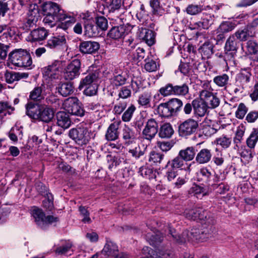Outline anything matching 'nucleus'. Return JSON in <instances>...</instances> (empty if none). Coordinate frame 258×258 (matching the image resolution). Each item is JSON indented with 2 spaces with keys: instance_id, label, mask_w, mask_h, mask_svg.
Masks as SVG:
<instances>
[{
  "instance_id": "38",
  "label": "nucleus",
  "mask_w": 258,
  "mask_h": 258,
  "mask_svg": "<svg viewBox=\"0 0 258 258\" xmlns=\"http://www.w3.org/2000/svg\"><path fill=\"white\" fill-rule=\"evenodd\" d=\"M6 80L8 83H12L14 81H19L22 79H26L28 77V74L26 73H20L11 72L8 73L6 75Z\"/></svg>"
},
{
  "instance_id": "3",
  "label": "nucleus",
  "mask_w": 258,
  "mask_h": 258,
  "mask_svg": "<svg viewBox=\"0 0 258 258\" xmlns=\"http://www.w3.org/2000/svg\"><path fill=\"white\" fill-rule=\"evenodd\" d=\"M25 108L26 114L30 118L39 121L49 123L54 117L53 109L47 105L30 101L26 104Z\"/></svg>"
},
{
  "instance_id": "26",
  "label": "nucleus",
  "mask_w": 258,
  "mask_h": 258,
  "mask_svg": "<svg viewBox=\"0 0 258 258\" xmlns=\"http://www.w3.org/2000/svg\"><path fill=\"white\" fill-rule=\"evenodd\" d=\"M156 33L152 30L146 28H142L140 37L149 46H152L155 43Z\"/></svg>"
},
{
  "instance_id": "43",
  "label": "nucleus",
  "mask_w": 258,
  "mask_h": 258,
  "mask_svg": "<svg viewBox=\"0 0 258 258\" xmlns=\"http://www.w3.org/2000/svg\"><path fill=\"white\" fill-rule=\"evenodd\" d=\"M157 111L160 115L164 117H168L174 115L167 102L161 103L158 107Z\"/></svg>"
},
{
  "instance_id": "42",
  "label": "nucleus",
  "mask_w": 258,
  "mask_h": 258,
  "mask_svg": "<svg viewBox=\"0 0 258 258\" xmlns=\"http://www.w3.org/2000/svg\"><path fill=\"white\" fill-rule=\"evenodd\" d=\"M236 26L235 23L234 22L231 21H224L220 24L217 28V32L224 33L225 34L233 30Z\"/></svg>"
},
{
  "instance_id": "53",
  "label": "nucleus",
  "mask_w": 258,
  "mask_h": 258,
  "mask_svg": "<svg viewBox=\"0 0 258 258\" xmlns=\"http://www.w3.org/2000/svg\"><path fill=\"white\" fill-rule=\"evenodd\" d=\"M136 110V107L134 105L130 106L123 113L121 119L124 122L130 121Z\"/></svg>"
},
{
  "instance_id": "7",
  "label": "nucleus",
  "mask_w": 258,
  "mask_h": 258,
  "mask_svg": "<svg viewBox=\"0 0 258 258\" xmlns=\"http://www.w3.org/2000/svg\"><path fill=\"white\" fill-rule=\"evenodd\" d=\"M251 76L249 68L241 69V72L236 76L235 82L233 87L235 94L243 93L250 81Z\"/></svg>"
},
{
  "instance_id": "11",
  "label": "nucleus",
  "mask_w": 258,
  "mask_h": 258,
  "mask_svg": "<svg viewBox=\"0 0 258 258\" xmlns=\"http://www.w3.org/2000/svg\"><path fill=\"white\" fill-rule=\"evenodd\" d=\"M200 98L204 101L209 109H215L219 106L220 99L216 93L207 90H202L200 92Z\"/></svg>"
},
{
  "instance_id": "33",
  "label": "nucleus",
  "mask_w": 258,
  "mask_h": 258,
  "mask_svg": "<svg viewBox=\"0 0 258 258\" xmlns=\"http://www.w3.org/2000/svg\"><path fill=\"white\" fill-rule=\"evenodd\" d=\"M122 136L126 145H130L133 143L136 139L135 132L127 125H125L122 129Z\"/></svg>"
},
{
  "instance_id": "19",
  "label": "nucleus",
  "mask_w": 258,
  "mask_h": 258,
  "mask_svg": "<svg viewBox=\"0 0 258 258\" xmlns=\"http://www.w3.org/2000/svg\"><path fill=\"white\" fill-rule=\"evenodd\" d=\"M100 47L99 43L96 41H84L79 45L80 51L84 54H92L95 53Z\"/></svg>"
},
{
  "instance_id": "50",
  "label": "nucleus",
  "mask_w": 258,
  "mask_h": 258,
  "mask_svg": "<svg viewBox=\"0 0 258 258\" xmlns=\"http://www.w3.org/2000/svg\"><path fill=\"white\" fill-rule=\"evenodd\" d=\"M106 160L108 163V168L112 169L114 167L119 165L121 162V159L118 156H114L112 154L107 155Z\"/></svg>"
},
{
  "instance_id": "60",
  "label": "nucleus",
  "mask_w": 258,
  "mask_h": 258,
  "mask_svg": "<svg viewBox=\"0 0 258 258\" xmlns=\"http://www.w3.org/2000/svg\"><path fill=\"white\" fill-rule=\"evenodd\" d=\"M174 86L171 84H168L165 86L161 88L159 92L164 96H167L170 95H174Z\"/></svg>"
},
{
  "instance_id": "54",
  "label": "nucleus",
  "mask_w": 258,
  "mask_h": 258,
  "mask_svg": "<svg viewBox=\"0 0 258 258\" xmlns=\"http://www.w3.org/2000/svg\"><path fill=\"white\" fill-rule=\"evenodd\" d=\"M164 155L160 153L152 151L150 153L149 161L152 163H160Z\"/></svg>"
},
{
  "instance_id": "14",
  "label": "nucleus",
  "mask_w": 258,
  "mask_h": 258,
  "mask_svg": "<svg viewBox=\"0 0 258 258\" xmlns=\"http://www.w3.org/2000/svg\"><path fill=\"white\" fill-rule=\"evenodd\" d=\"M61 64L62 62L60 60H54L51 64L43 69V75L50 79L58 78Z\"/></svg>"
},
{
  "instance_id": "48",
  "label": "nucleus",
  "mask_w": 258,
  "mask_h": 258,
  "mask_svg": "<svg viewBox=\"0 0 258 258\" xmlns=\"http://www.w3.org/2000/svg\"><path fill=\"white\" fill-rule=\"evenodd\" d=\"M202 55L208 58L213 53V45L209 42H206L199 49Z\"/></svg>"
},
{
  "instance_id": "9",
  "label": "nucleus",
  "mask_w": 258,
  "mask_h": 258,
  "mask_svg": "<svg viewBox=\"0 0 258 258\" xmlns=\"http://www.w3.org/2000/svg\"><path fill=\"white\" fill-rule=\"evenodd\" d=\"M184 216L188 219L194 221H202L205 220L206 223L212 225L214 223L212 219H210L209 218H207L208 212L203 209L201 207H195L192 209H186L184 213ZM204 225L205 226V224Z\"/></svg>"
},
{
  "instance_id": "29",
  "label": "nucleus",
  "mask_w": 258,
  "mask_h": 258,
  "mask_svg": "<svg viewBox=\"0 0 258 258\" xmlns=\"http://www.w3.org/2000/svg\"><path fill=\"white\" fill-rule=\"evenodd\" d=\"M57 124L64 128L69 127L71 124V120L69 115L63 111H59L56 114Z\"/></svg>"
},
{
  "instance_id": "23",
  "label": "nucleus",
  "mask_w": 258,
  "mask_h": 258,
  "mask_svg": "<svg viewBox=\"0 0 258 258\" xmlns=\"http://www.w3.org/2000/svg\"><path fill=\"white\" fill-rule=\"evenodd\" d=\"M120 123V121H114L109 125L105 134V138L107 141H115L118 138V130Z\"/></svg>"
},
{
  "instance_id": "32",
  "label": "nucleus",
  "mask_w": 258,
  "mask_h": 258,
  "mask_svg": "<svg viewBox=\"0 0 258 258\" xmlns=\"http://www.w3.org/2000/svg\"><path fill=\"white\" fill-rule=\"evenodd\" d=\"M125 27L123 25L113 27L108 32V36L113 39H119L122 37L125 33Z\"/></svg>"
},
{
  "instance_id": "25",
  "label": "nucleus",
  "mask_w": 258,
  "mask_h": 258,
  "mask_svg": "<svg viewBox=\"0 0 258 258\" xmlns=\"http://www.w3.org/2000/svg\"><path fill=\"white\" fill-rule=\"evenodd\" d=\"M72 246L70 241L61 240L59 244L54 245L53 251L57 255H64L70 251Z\"/></svg>"
},
{
  "instance_id": "49",
  "label": "nucleus",
  "mask_w": 258,
  "mask_h": 258,
  "mask_svg": "<svg viewBox=\"0 0 258 258\" xmlns=\"http://www.w3.org/2000/svg\"><path fill=\"white\" fill-rule=\"evenodd\" d=\"M151 95L149 93H144L139 97L138 102L139 104L145 108L151 107L150 101Z\"/></svg>"
},
{
  "instance_id": "18",
  "label": "nucleus",
  "mask_w": 258,
  "mask_h": 258,
  "mask_svg": "<svg viewBox=\"0 0 258 258\" xmlns=\"http://www.w3.org/2000/svg\"><path fill=\"white\" fill-rule=\"evenodd\" d=\"M184 161L179 154L171 161H169L168 164L171 166V169L167 172V177H176L178 175L177 169L181 168L183 165Z\"/></svg>"
},
{
  "instance_id": "16",
  "label": "nucleus",
  "mask_w": 258,
  "mask_h": 258,
  "mask_svg": "<svg viewBox=\"0 0 258 258\" xmlns=\"http://www.w3.org/2000/svg\"><path fill=\"white\" fill-rule=\"evenodd\" d=\"M238 44L239 42L233 34L231 35L228 38L224 47L226 54L225 58L226 57H228L229 55L231 58L234 57L237 52Z\"/></svg>"
},
{
  "instance_id": "8",
  "label": "nucleus",
  "mask_w": 258,
  "mask_h": 258,
  "mask_svg": "<svg viewBox=\"0 0 258 258\" xmlns=\"http://www.w3.org/2000/svg\"><path fill=\"white\" fill-rule=\"evenodd\" d=\"M82 105L81 102L75 97L68 98L63 103L64 108L69 113L80 117H82L85 114V110Z\"/></svg>"
},
{
  "instance_id": "39",
  "label": "nucleus",
  "mask_w": 258,
  "mask_h": 258,
  "mask_svg": "<svg viewBox=\"0 0 258 258\" xmlns=\"http://www.w3.org/2000/svg\"><path fill=\"white\" fill-rule=\"evenodd\" d=\"M167 103L174 115L182 110L183 103L181 100L178 98H172L169 100Z\"/></svg>"
},
{
  "instance_id": "62",
  "label": "nucleus",
  "mask_w": 258,
  "mask_h": 258,
  "mask_svg": "<svg viewBox=\"0 0 258 258\" xmlns=\"http://www.w3.org/2000/svg\"><path fill=\"white\" fill-rule=\"evenodd\" d=\"M58 167L63 172L68 173L70 175H75L76 170L71 167L67 163L61 162L59 164Z\"/></svg>"
},
{
  "instance_id": "51",
  "label": "nucleus",
  "mask_w": 258,
  "mask_h": 258,
  "mask_svg": "<svg viewBox=\"0 0 258 258\" xmlns=\"http://www.w3.org/2000/svg\"><path fill=\"white\" fill-rule=\"evenodd\" d=\"M173 91L175 95L185 96L188 93L189 88L187 84H183L174 86Z\"/></svg>"
},
{
  "instance_id": "61",
  "label": "nucleus",
  "mask_w": 258,
  "mask_h": 258,
  "mask_svg": "<svg viewBox=\"0 0 258 258\" xmlns=\"http://www.w3.org/2000/svg\"><path fill=\"white\" fill-rule=\"evenodd\" d=\"M146 55L145 50L144 48L138 47L133 52V57L135 60L138 61L142 60Z\"/></svg>"
},
{
  "instance_id": "6",
  "label": "nucleus",
  "mask_w": 258,
  "mask_h": 258,
  "mask_svg": "<svg viewBox=\"0 0 258 258\" xmlns=\"http://www.w3.org/2000/svg\"><path fill=\"white\" fill-rule=\"evenodd\" d=\"M32 215L37 226L43 230L46 229L49 225L58 221L56 217L50 215L45 216L41 209L36 207L32 210Z\"/></svg>"
},
{
  "instance_id": "37",
  "label": "nucleus",
  "mask_w": 258,
  "mask_h": 258,
  "mask_svg": "<svg viewBox=\"0 0 258 258\" xmlns=\"http://www.w3.org/2000/svg\"><path fill=\"white\" fill-rule=\"evenodd\" d=\"M178 154L185 161L192 160L196 155L195 148L194 147H188L183 150H181Z\"/></svg>"
},
{
  "instance_id": "52",
  "label": "nucleus",
  "mask_w": 258,
  "mask_h": 258,
  "mask_svg": "<svg viewBox=\"0 0 258 258\" xmlns=\"http://www.w3.org/2000/svg\"><path fill=\"white\" fill-rule=\"evenodd\" d=\"M128 152L131 154L132 157L136 160L139 159L141 156L144 154V151H142L139 145H136L133 148L128 149Z\"/></svg>"
},
{
  "instance_id": "57",
  "label": "nucleus",
  "mask_w": 258,
  "mask_h": 258,
  "mask_svg": "<svg viewBox=\"0 0 258 258\" xmlns=\"http://www.w3.org/2000/svg\"><path fill=\"white\" fill-rule=\"evenodd\" d=\"M122 0H110L108 3V9L110 13L118 10L121 7Z\"/></svg>"
},
{
  "instance_id": "55",
  "label": "nucleus",
  "mask_w": 258,
  "mask_h": 258,
  "mask_svg": "<svg viewBox=\"0 0 258 258\" xmlns=\"http://www.w3.org/2000/svg\"><path fill=\"white\" fill-rule=\"evenodd\" d=\"M248 110V107L243 103H240L238 106L235 116L238 119H243Z\"/></svg>"
},
{
  "instance_id": "28",
  "label": "nucleus",
  "mask_w": 258,
  "mask_h": 258,
  "mask_svg": "<svg viewBox=\"0 0 258 258\" xmlns=\"http://www.w3.org/2000/svg\"><path fill=\"white\" fill-rule=\"evenodd\" d=\"M46 95L43 85L35 87L30 93L29 98L33 101H40L44 99Z\"/></svg>"
},
{
  "instance_id": "63",
  "label": "nucleus",
  "mask_w": 258,
  "mask_h": 258,
  "mask_svg": "<svg viewBox=\"0 0 258 258\" xmlns=\"http://www.w3.org/2000/svg\"><path fill=\"white\" fill-rule=\"evenodd\" d=\"M44 130L47 133H54L55 135L61 134V130H57V126L53 123L49 122L43 126Z\"/></svg>"
},
{
  "instance_id": "5",
  "label": "nucleus",
  "mask_w": 258,
  "mask_h": 258,
  "mask_svg": "<svg viewBox=\"0 0 258 258\" xmlns=\"http://www.w3.org/2000/svg\"><path fill=\"white\" fill-rule=\"evenodd\" d=\"M93 135L87 127H78L71 128L69 132V137L77 144L83 146L86 145Z\"/></svg>"
},
{
  "instance_id": "56",
  "label": "nucleus",
  "mask_w": 258,
  "mask_h": 258,
  "mask_svg": "<svg viewBox=\"0 0 258 258\" xmlns=\"http://www.w3.org/2000/svg\"><path fill=\"white\" fill-rule=\"evenodd\" d=\"M145 69L149 72H154L157 70L158 65L153 59L147 58L145 59Z\"/></svg>"
},
{
  "instance_id": "10",
  "label": "nucleus",
  "mask_w": 258,
  "mask_h": 258,
  "mask_svg": "<svg viewBox=\"0 0 258 258\" xmlns=\"http://www.w3.org/2000/svg\"><path fill=\"white\" fill-rule=\"evenodd\" d=\"M199 127L198 122L193 118H188L178 126V134L180 137L187 138L196 132Z\"/></svg>"
},
{
  "instance_id": "27",
  "label": "nucleus",
  "mask_w": 258,
  "mask_h": 258,
  "mask_svg": "<svg viewBox=\"0 0 258 258\" xmlns=\"http://www.w3.org/2000/svg\"><path fill=\"white\" fill-rule=\"evenodd\" d=\"M66 43L67 40L64 35H58L51 37L49 39L45 46L50 49H54L58 46L64 45Z\"/></svg>"
},
{
  "instance_id": "2",
  "label": "nucleus",
  "mask_w": 258,
  "mask_h": 258,
  "mask_svg": "<svg viewBox=\"0 0 258 258\" xmlns=\"http://www.w3.org/2000/svg\"><path fill=\"white\" fill-rule=\"evenodd\" d=\"M203 229L201 231L199 229L192 228L190 230H185L182 235H178L175 230L172 228L170 224L165 226V231L170 235L173 239L179 243L188 241H203L209 237L213 233L214 227L212 225H203Z\"/></svg>"
},
{
  "instance_id": "58",
  "label": "nucleus",
  "mask_w": 258,
  "mask_h": 258,
  "mask_svg": "<svg viewBox=\"0 0 258 258\" xmlns=\"http://www.w3.org/2000/svg\"><path fill=\"white\" fill-rule=\"evenodd\" d=\"M96 24L98 28L102 31L106 30L108 28V21L103 16L98 17L96 19Z\"/></svg>"
},
{
  "instance_id": "30",
  "label": "nucleus",
  "mask_w": 258,
  "mask_h": 258,
  "mask_svg": "<svg viewBox=\"0 0 258 258\" xmlns=\"http://www.w3.org/2000/svg\"><path fill=\"white\" fill-rule=\"evenodd\" d=\"M254 33L249 28H248V25H247L244 29L237 30L233 35L237 39L241 41H245L249 37L254 36Z\"/></svg>"
},
{
  "instance_id": "24",
  "label": "nucleus",
  "mask_w": 258,
  "mask_h": 258,
  "mask_svg": "<svg viewBox=\"0 0 258 258\" xmlns=\"http://www.w3.org/2000/svg\"><path fill=\"white\" fill-rule=\"evenodd\" d=\"M194 111L197 115L204 116L208 112L209 108L203 99H195L193 100Z\"/></svg>"
},
{
  "instance_id": "44",
  "label": "nucleus",
  "mask_w": 258,
  "mask_h": 258,
  "mask_svg": "<svg viewBox=\"0 0 258 258\" xmlns=\"http://www.w3.org/2000/svg\"><path fill=\"white\" fill-rule=\"evenodd\" d=\"M207 9L204 8L203 6L201 5L190 4L187 6L186 8V12L189 15H197L202 12L203 10H206Z\"/></svg>"
},
{
  "instance_id": "59",
  "label": "nucleus",
  "mask_w": 258,
  "mask_h": 258,
  "mask_svg": "<svg viewBox=\"0 0 258 258\" xmlns=\"http://www.w3.org/2000/svg\"><path fill=\"white\" fill-rule=\"evenodd\" d=\"M127 106L126 102L125 101H119L115 104L113 111L115 114H120L126 108Z\"/></svg>"
},
{
  "instance_id": "47",
  "label": "nucleus",
  "mask_w": 258,
  "mask_h": 258,
  "mask_svg": "<svg viewBox=\"0 0 258 258\" xmlns=\"http://www.w3.org/2000/svg\"><path fill=\"white\" fill-rule=\"evenodd\" d=\"M229 79V76L226 74H223L215 77L213 82L219 87H225L228 84Z\"/></svg>"
},
{
  "instance_id": "1",
  "label": "nucleus",
  "mask_w": 258,
  "mask_h": 258,
  "mask_svg": "<svg viewBox=\"0 0 258 258\" xmlns=\"http://www.w3.org/2000/svg\"><path fill=\"white\" fill-rule=\"evenodd\" d=\"M42 10L45 16L43 22L51 27L54 25L56 20L58 22L56 29L66 31L76 22V17L73 14L67 12L55 3H44L42 6Z\"/></svg>"
},
{
  "instance_id": "31",
  "label": "nucleus",
  "mask_w": 258,
  "mask_h": 258,
  "mask_svg": "<svg viewBox=\"0 0 258 258\" xmlns=\"http://www.w3.org/2000/svg\"><path fill=\"white\" fill-rule=\"evenodd\" d=\"M174 133L172 125L169 123H165L160 127L158 135L162 139H169Z\"/></svg>"
},
{
  "instance_id": "34",
  "label": "nucleus",
  "mask_w": 258,
  "mask_h": 258,
  "mask_svg": "<svg viewBox=\"0 0 258 258\" xmlns=\"http://www.w3.org/2000/svg\"><path fill=\"white\" fill-rule=\"evenodd\" d=\"M98 77V74L96 72L88 73L84 78L81 79L79 88L81 89L88 85H93V82L97 80Z\"/></svg>"
},
{
  "instance_id": "46",
  "label": "nucleus",
  "mask_w": 258,
  "mask_h": 258,
  "mask_svg": "<svg viewBox=\"0 0 258 258\" xmlns=\"http://www.w3.org/2000/svg\"><path fill=\"white\" fill-rule=\"evenodd\" d=\"M258 141V128H253L250 136L246 140L247 146L251 148H254Z\"/></svg>"
},
{
  "instance_id": "20",
  "label": "nucleus",
  "mask_w": 258,
  "mask_h": 258,
  "mask_svg": "<svg viewBox=\"0 0 258 258\" xmlns=\"http://www.w3.org/2000/svg\"><path fill=\"white\" fill-rule=\"evenodd\" d=\"M212 150L207 148L202 149L195 157V161L198 164H206L210 162L212 158Z\"/></svg>"
},
{
  "instance_id": "35",
  "label": "nucleus",
  "mask_w": 258,
  "mask_h": 258,
  "mask_svg": "<svg viewBox=\"0 0 258 258\" xmlns=\"http://www.w3.org/2000/svg\"><path fill=\"white\" fill-rule=\"evenodd\" d=\"M118 251V246L116 244L111 241L107 240L102 250V253L108 256H113Z\"/></svg>"
},
{
  "instance_id": "36",
  "label": "nucleus",
  "mask_w": 258,
  "mask_h": 258,
  "mask_svg": "<svg viewBox=\"0 0 258 258\" xmlns=\"http://www.w3.org/2000/svg\"><path fill=\"white\" fill-rule=\"evenodd\" d=\"M58 93L63 97L72 94L74 91V87L70 82L60 84L58 87Z\"/></svg>"
},
{
  "instance_id": "22",
  "label": "nucleus",
  "mask_w": 258,
  "mask_h": 258,
  "mask_svg": "<svg viewBox=\"0 0 258 258\" xmlns=\"http://www.w3.org/2000/svg\"><path fill=\"white\" fill-rule=\"evenodd\" d=\"M214 21V15L203 13L201 21L195 23L194 24V29H207L213 24Z\"/></svg>"
},
{
  "instance_id": "40",
  "label": "nucleus",
  "mask_w": 258,
  "mask_h": 258,
  "mask_svg": "<svg viewBox=\"0 0 258 258\" xmlns=\"http://www.w3.org/2000/svg\"><path fill=\"white\" fill-rule=\"evenodd\" d=\"M86 108L88 110L96 113L98 118L103 116V106L99 103H88Z\"/></svg>"
},
{
  "instance_id": "13",
  "label": "nucleus",
  "mask_w": 258,
  "mask_h": 258,
  "mask_svg": "<svg viewBox=\"0 0 258 258\" xmlns=\"http://www.w3.org/2000/svg\"><path fill=\"white\" fill-rule=\"evenodd\" d=\"M158 132V124L154 118L148 120L145 128L142 132L143 138L147 140L151 141Z\"/></svg>"
},
{
  "instance_id": "17",
  "label": "nucleus",
  "mask_w": 258,
  "mask_h": 258,
  "mask_svg": "<svg viewBox=\"0 0 258 258\" xmlns=\"http://www.w3.org/2000/svg\"><path fill=\"white\" fill-rule=\"evenodd\" d=\"M48 35V31L44 28L34 29L28 36V40L32 42H38L42 44Z\"/></svg>"
},
{
  "instance_id": "64",
  "label": "nucleus",
  "mask_w": 258,
  "mask_h": 258,
  "mask_svg": "<svg viewBox=\"0 0 258 258\" xmlns=\"http://www.w3.org/2000/svg\"><path fill=\"white\" fill-rule=\"evenodd\" d=\"M157 145L162 151L166 152L172 148L174 143L172 141L158 142Z\"/></svg>"
},
{
  "instance_id": "41",
  "label": "nucleus",
  "mask_w": 258,
  "mask_h": 258,
  "mask_svg": "<svg viewBox=\"0 0 258 258\" xmlns=\"http://www.w3.org/2000/svg\"><path fill=\"white\" fill-rule=\"evenodd\" d=\"M5 30H7L5 32L2 36H0L1 41H5L8 37H12L15 34V29L8 27L7 25L5 24H0V33Z\"/></svg>"
},
{
  "instance_id": "45",
  "label": "nucleus",
  "mask_w": 258,
  "mask_h": 258,
  "mask_svg": "<svg viewBox=\"0 0 258 258\" xmlns=\"http://www.w3.org/2000/svg\"><path fill=\"white\" fill-rule=\"evenodd\" d=\"M160 0H150V5L152 8V12L154 15L160 16H162L164 13V10L160 5Z\"/></svg>"
},
{
  "instance_id": "21",
  "label": "nucleus",
  "mask_w": 258,
  "mask_h": 258,
  "mask_svg": "<svg viewBox=\"0 0 258 258\" xmlns=\"http://www.w3.org/2000/svg\"><path fill=\"white\" fill-rule=\"evenodd\" d=\"M246 53L254 61H258V43L253 40L246 43Z\"/></svg>"
},
{
  "instance_id": "4",
  "label": "nucleus",
  "mask_w": 258,
  "mask_h": 258,
  "mask_svg": "<svg viewBox=\"0 0 258 258\" xmlns=\"http://www.w3.org/2000/svg\"><path fill=\"white\" fill-rule=\"evenodd\" d=\"M9 61L17 67L28 68L32 63L31 56L28 51L23 49H15L9 54Z\"/></svg>"
},
{
  "instance_id": "12",
  "label": "nucleus",
  "mask_w": 258,
  "mask_h": 258,
  "mask_svg": "<svg viewBox=\"0 0 258 258\" xmlns=\"http://www.w3.org/2000/svg\"><path fill=\"white\" fill-rule=\"evenodd\" d=\"M81 62L79 59H73L64 69V78L67 80H72L80 75Z\"/></svg>"
},
{
  "instance_id": "15",
  "label": "nucleus",
  "mask_w": 258,
  "mask_h": 258,
  "mask_svg": "<svg viewBox=\"0 0 258 258\" xmlns=\"http://www.w3.org/2000/svg\"><path fill=\"white\" fill-rule=\"evenodd\" d=\"M84 21L85 35L89 37H96L99 32L97 25H95V21L93 17L87 14L82 17Z\"/></svg>"
}]
</instances>
